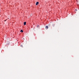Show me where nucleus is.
<instances>
[{"mask_svg":"<svg viewBox=\"0 0 79 79\" xmlns=\"http://www.w3.org/2000/svg\"><path fill=\"white\" fill-rule=\"evenodd\" d=\"M6 21V20H4V21Z\"/></svg>","mask_w":79,"mask_h":79,"instance_id":"0eeeda50","label":"nucleus"},{"mask_svg":"<svg viewBox=\"0 0 79 79\" xmlns=\"http://www.w3.org/2000/svg\"><path fill=\"white\" fill-rule=\"evenodd\" d=\"M26 22H24V25H26Z\"/></svg>","mask_w":79,"mask_h":79,"instance_id":"7ed1b4c3","label":"nucleus"},{"mask_svg":"<svg viewBox=\"0 0 79 79\" xmlns=\"http://www.w3.org/2000/svg\"><path fill=\"white\" fill-rule=\"evenodd\" d=\"M39 27V25H37V27Z\"/></svg>","mask_w":79,"mask_h":79,"instance_id":"39448f33","label":"nucleus"},{"mask_svg":"<svg viewBox=\"0 0 79 79\" xmlns=\"http://www.w3.org/2000/svg\"><path fill=\"white\" fill-rule=\"evenodd\" d=\"M50 25H48V26H50Z\"/></svg>","mask_w":79,"mask_h":79,"instance_id":"6e6552de","label":"nucleus"},{"mask_svg":"<svg viewBox=\"0 0 79 79\" xmlns=\"http://www.w3.org/2000/svg\"><path fill=\"white\" fill-rule=\"evenodd\" d=\"M20 32H23V30H21L20 31Z\"/></svg>","mask_w":79,"mask_h":79,"instance_id":"20e7f679","label":"nucleus"},{"mask_svg":"<svg viewBox=\"0 0 79 79\" xmlns=\"http://www.w3.org/2000/svg\"><path fill=\"white\" fill-rule=\"evenodd\" d=\"M39 3V2H36V5H37Z\"/></svg>","mask_w":79,"mask_h":79,"instance_id":"f03ea898","label":"nucleus"},{"mask_svg":"<svg viewBox=\"0 0 79 79\" xmlns=\"http://www.w3.org/2000/svg\"><path fill=\"white\" fill-rule=\"evenodd\" d=\"M20 46H21V47H23V45H21Z\"/></svg>","mask_w":79,"mask_h":79,"instance_id":"423d86ee","label":"nucleus"},{"mask_svg":"<svg viewBox=\"0 0 79 79\" xmlns=\"http://www.w3.org/2000/svg\"><path fill=\"white\" fill-rule=\"evenodd\" d=\"M46 29H48V27L47 26H46L45 27Z\"/></svg>","mask_w":79,"mask_h":79,"instance_id":"f257e3e1","label":"nucleus"}]
</instances>
